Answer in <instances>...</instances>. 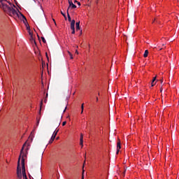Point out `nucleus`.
I'll return each instance as SVG.
<instances>
[{
    "instance_id": "nucleus-23",
    "label": "nucleus",
    "mask_w": 179,
    "mask_h": 179,
    "mask_svg": "<svg viewBox=\"0 0 179 179\" xmlns=\"http://www.w3.org/2000/svg\"><path fill=\"white\" fill-rule=\"evenodd\" d=\"M48 94H46V96H45V100H44L45 103H47V99H48Z\"/></svg>"
},
{
    "instance_id": "nucleus-37",
    "label": "nucleus",
    "mask_w": 179,
    "mask_h": 179,
    "mask_svg": "<svg viewBox=\"0 0 179 179\" xmlns=\"http://www.w3.org/2000/svg\"><path fill=\"white\" fill-rule=\"evenodd\" d=\"M64 19H65V20H66V15H65Z\"/></svg>"
},
{
    "instance_id": "nucleus-38",
    "label": "nucleus",
    "mask_w": 179,
    "mask_h": 179,
    "mask_svg": "<svg viewBox=\"0 0 179 179\" xmlns=\"http://www.w3.org/2000/svg\"><path fill=\"white\" fill-rule=\"evenodd\" d=\"M76 54H79V52H78V50L76 51Z\"/></svg>"
},
{
    "instance_id": "nucleus-29",
    "label": "nucleus",
    "mask_w": 179,
    "mask_h": 179,
    "mask_svg": "<svg viewBox=\"0 0 179 179\" xmlns=\"http://www.w3.org/2000/svg\"><path fill=\"white\" fill-rule=\"evenodd\" d=\"M66 13H67V16H68V13H69V7L68 8V9L66 10Z\"/></svg>"
},
{
    "instance_id": "nucleus-25",
    "label": "nucleus",
    "mask_w": 179,
    "mask_h": 179,
    "mask_svg": "<svg viewBox=\"0 0 179 179\" xmlns=\"http://www.w3.org/2000/svg\"><path fill=\"white\" fill-rule=\"evenodd\" d=\"M65 125H66V121H64V122H62V126H63V127H65Z\"/></svg>"
},
{
    "instance_id": "nucleus-17",
    "label": "nucleus",
    "mask_w": 179,
    "mask_h": 179,
    "mask_svg": "<svg viewBox=\"0 0 179 179\" xmlns=\"http://www.w3.org/2000/svg\"><path fill=\"white\" fill-rule=\"evenodd\" d=\"M26 27H27V30H28L29 34H30V31H31L30 30V26L29 25V24L27 26H26Z\"/></svg>"
},
{
    "instance_id": "nucleus-46",
    "label": "nucleus",
    "mask_w": 179,
    "mask_h": 179,
    "mask_svg": "<svg viewBox=\"0 0 179 179\" xmlns=\"http://www.w3.org/2000/svg\"><path fill=\"white\" fill-rule=\"evenodd\" d=\"M80 34H82V31H80Z\"/></svg>"
},
{
    "instance_id": "nucleus-31",
    "label": "nucleus",
    "mask_w": 179,
    "mask_h": 179,
    "mask_svg": "<svg viewBox=\"0 0 179 179\" xmlns=\"http://www.w3.org/2000/svg\"><path fill=\"white\" fill-rule=\"evenodd\" d=\"M77 3H78V6H80V2H77Z\"/></svg>"
},
{
    "instance_id": "nucleus-35",
    "label": "nucleus",
    "mask_w": 179,
    "mask_h": 179,
    "mask_svg": "<svg viewBox=\"0 0 179 179\" xmlns=\"http://www.w3.org/2000/svg\"><path fill=\"white\" fill-rule=\"evenodd\" d=\"M39 122H40V120H38V121L37 122V126H38Z\"/></svg>"
},
{
    "instance_id": "nucleus-39",
    "label": "nucleus",
    "mask_w": 179,
    "mask_h": 179,
    "mask_svg": "<svg viewBox=\"0 0 179 179\" xmlns=\"http://www.w3.org/2000/svg\"><path fill=\"white\" fill-rule=\"evenodd\" d=\"M56 139H57V141H58V139H59V137H57Z\"/></svg>"
},
{
    "instance_id": "nucleus-20",
    "label": "nucleus",
    "mask_w": 179,
    "mask_h": 179,
    "mask_svg": "<svg viewBox=\"0 0 179 179\" xmlns=\"http://www.w3.org/2000/svg\"><path fill=\"white\" fill-rule=\"evenodd\" d=\"M68 53H69V55H70L71 59H73V56L72 55V53H71L70 52H68Z\"/></svg>"
},
{
    "instance_id": "nucleus-14",
    "label": "nucleus",
    "mask_w": 179,
    "mask_h": 179,
    "mask_svg": "<svg viewBox=\"0 0 179 179\" xmlns=\"http://www.w3.org/2000/svg\"><path fill=\"white\" fill-rule=\"evenodd\" d=\"M148 55H149V50H145V52L143 55L144 58L148 57Z\"/></svg>"
},
{
    "instance_id": "nucleus-47",
    "label": "nucleus",
    "mask_w": 179,
    "mask_h": 179,
    "mask_svg": "<svg viewBox=\"0 0 179 179\" xmlns=\"http://www.w3.org/2000/svg\"><path fill=\"white\" fill-rule=\"evenodd\" d=\"M18 179H22V178H18Z\"/></svg>"
},
{
    "instance_id": "nucleus-4",
    "label": "nucleus",
    "mask_w": 179,
    "mask_h": 179,
    "mask_svg": "<svg viewBox=\"0 0 179 179\" xmlns=\"http://www.w3.org/2000/svg\"><path fill=\"white\" fill-rule=\"evenodd\" d=\"M20 19H21V20L23 21V23L25 24V26H28L29 22H27V19H26V17L24 16V15H23L22 13H20Z\"/></svg>"
},
{
    "instance_id": "nucleus-30",
    "label": "nucleus",
    "mask_w": 179,
    "mask_h": 179,
    "mask_svg": "<svg viewBox=\"0 0 179 179\" xmlns=\"http://www.w3.org/2000/svg\"><path fill=\"white\" fill-rule=\"evenodd\" d=\"M66 108H67V107L66 106L64 110V111H63V113H65V111H66Z\"/></svg>"
},
{
    "instance_id": "nucleus-16",
    "label": "nucleus",
    "mask_w": 179,
    "mask_h": 179,
    "mask_svg": "<svg viewBox=\"0 0 179 179\" xmlns=\"http://www.w3.org/2000/svg\"><path fill=\"white\" fill-rule=\"evenodd\" d=\"M0 2L1 3V5H0V8H3V6H2V3H5L3 2H8V1H6V0H0Z\"/></svg>"
},
{
    "instance_id": "nucleus-40",
    "label": "nucleus",
    "mask_w": 179,
    "mask_h": 179,
    "mask_svg": "<svg viewBox=\"0 0 179 179\" xmlns=\"http://www.w3.org/2000/svg\"><path fill=\"white\" fill-rule=\"evenodd\" d=\"M27 150H29V148H27V149H26V152H27Z\"/></svg>"
},
{
    "instance_id": "nucleus-1",
    "label": "nucleus",
    "mask_w": 179,
    "mask_h": 179,
    "mask_svg": "<svg viewBox=\"0 0 179 179\" xmlns=\"http://www.w3.org/2000/svg\"><path fill=\"white\" fill-rule=\"evenodd\" d=\"M26 143H25L22 145V148L20 151V156H22V157L21 159V166H22V177L24 179H27V176H26V169L24 168V157H26V154H24V152L23 151L24 150V146H26Z\"/></svg>"
},
{
    "instance_id": "nucleus-18",
    "label": "nucleus",
    "mask_w": 179,
    "mask_h": 179,
    "mask_svg": "<svg viewBox=\"0 0 179 179\" xmlns=\"http://www.w3.org/2000/svg\"><path fill=\"white\" fill-rule=\"evenodd\" d=\"M67 17H68L69 22H72V19L71 18V15H69V13H68Z\"/></svg>"
},
{
    "instance_id": "nucleus-7",
    "label": "nucleus",
    "mask_w": 179,
    "mask_h": 179,
    "mask_svg": "<svg viewBox=\"0 0 179 179\" xmlns=\"http://www.w3.org/2000/svg\"><path fill=\"white\" fill-rule=\"evenodd\" d=\"M68 2L69 4V9H70V8L71 9H76V5L73 4V3L72 2V0H69Z\"/></svg>"
},
{
    "instance_id": "nucleus-36",
    "label": "nucleus",
    "mask_w": 179,
    "mask_h": 179,
    "mask_svg": "<svg viewBox=\"0 0 179 179\" xmlns=\"http://www.w3.org/2000/svg\"><path fill=\"white\" fill-rule=\"evenodd\" d=\"M53 22H55V24H57V23L55 22V19H53Z\"/></svg>"
},
{
    "instance_id": "nucleus-10",
    "label": "nucleus",
    "mask_w": 179,
    "mask_h": 179,
    "mask_svg": "<svg viewBox=\"0 0 179 179\" xmlns=\"http://www.w3.org/2000/svg\"><path fill=\"white\" fill-rule=\"evenodd\" d=\"M75 23H76L75 20H72L71 22V29H75Z\"/></svg>"
},
{
    "instance_id": "nucleus-21",
    "label": "nucleus",
    "mask_w": 179,
    "mask_h": 179,
    "mask_svg": "<svg viewBox=\"0 0 179 179\" xmlns=\"http://www.w3.org/2000/svg\"><path fill=\"white\" fill-rule=\"evenodd\" d=\"M8 3H9V5H10V6H13V8H16V6H15V4H12V3L8 1Z\"/></svg>"
},
{
    "instance_id": "nucleus-22",
    "label": "nucleus",
    "mask_w": 179,
    "mask_h": 179,
    "mask_svg": "<svg viewBox=\"0 0 179 179\" xmlns=\"http://www.w3.org/2000/svg\"><path fill=\"white\" fill-rule=\"evenodd\" d=\"M82 179H85V171H83V173H82Z\"/></svg>"
},
{
    "instance_id": "nucleus-12",
    "label": "nucleus",
    "mask_w": 179,
    "mask_h": 179,
    "mask_svg": "<svg viewBox=\"0 0 179 179\" xmlns=\"http://www.w3.org/2000/svg\"><path fill=\"white\" fill-rule=\"evenodd\" d=\"M156 79H157V77H156V76L153 78V79H152V83H151V86H152V87H153V86H155V85H156V83H155Z\"/></svg>"
},
{
    "instance_id": "nucleus-3",
    "label": "nucleus",
    "mask_w": 179,
    "mask_h": 179,
    "mask_svg": "<svg viewBox=\"0 0 179 179\" xmlns=\"http://www.w3.org/2000/svg\"><path fill=\"white\" fill-rule=\"evenodd\" d=\"M20 156L18 159L17 167V178H22V169H20Z\"/></svg>"
},
{
    "instance_id": "nucleus-24",
    "label": "nucleus",
    "mask_w": 179,
    "mask_h": 179,
    "mask_svg": "<svg viewBox=\"0 0 179 179\" xmlns=\"http://www.w3.org/2000/svg\"><path fill=\"white\" fill-rule=\"evenodd\" d=\"M84 106H85V103H83L81 105V110H84Z\"/></svg>"
},
{
    "instance_id": "nucleus-6",
    "label": "nucleus",
    "mask_w": 179,
    "mask_h": 179,
    "mask_svg": "<svg viewBox=\"0 0 179 179\" xmlns=\"http://www.w3.org/2000/svg\"><path fill=\"white\" fill-rule=\"evenodd\" d=\"M29 41H31V44H36V39H34V37L33 36V34L31 33V31H29Z\"/></svg>"
},
{
    "instance_id": "nucleus-13",
    "label": "nucleus",
    "mask_w": 179,
    "mask_h": 179,
    "mask_svg": "<svg viewBox=\"0 0 179 179\" xmlns=\"http://www.w3.org/2000/svg\"><path fill=\"white\" fill-rule=\"evenodd\" d=\"M33 132H34V130H33V131L31 133L29 139H31V141H33V138H34V134H33Z\"/></svg>"
},
{
    "instance_id": "nucleus-11",
    "label": "nucleus",
    "mask_w": 179,
    "mask_h": 179,
    "mask_svg": "<svg viewBox=\"0 0 179 179\" xmlns=\"http://www.w3.org/2000/svg\"><path fill=\"white\" fill-rule=\"evenodd\" d=\"M57 136H55L54 134H52L50 140L49 141V143H52V142H54L55 138H56Z\"/></svg>"
},
{
    "instance_id": "nucleus-15",
    "label": "nucleus",
    "mask_w": 179,
    "mask_h": 179,
    "mask_svg": "<svg viewBox=\"0 0 179 179\" xmlns=\"http://www.w3.org/2000/svg\"><path fill=\"white\" fill-rule=\"evenodd\" d=\"M58 132H59V129H56L55 131L53 132V135H55V136H57Z\"/></svg>"
},
{
    "instance_id": "nucleus-34",
    "label": "nucleus",
    "mask_w": 179,
    "mask_h": 179,
    "mask_svg": "<svg viewBox=\"0 0 179 179\" xmlns=\"http://www.w3.org/2000/svg\"><path fill=\"white\" fill-rule=\"evenodd\" d=\"M78 1L75 0L74 3H78Z\"/></svg>"
},
{
    "instance_id": "nucleus-5",
    "label": "nucleus",
    "mask_w": 179,
    "mask_h": 179,
    "mask_svg": "<svg viewBox=\"0 0 179 179\" xmlns=\"http://www.w3.org/2000/svg\"><path fill=\"white\" fill-rule=\"evenodd\" d=\"M120 149H121V140L118 138L117 143V152L116 155H118L120 153Z\"/></svg>"
},
{
    "instance_id": "nucleus-8",
    "label": "nucleus",
    "mask_w": 179,
    "mask_h": 179,
    "mask_svg": "<svg viewBox=\"0 0 179 179\" xmlns=\"http://www.w3.org/2000/svg\"><path fill=\"white\" fill-rule=\"evenodd\" d=\"M76 31H78V30H80V22L76 23Z\"/></svg>"
},
{
    "instance_id": "nucleus-27",
    "label": "nucleus",
    "mask_w": 179,
    "mask_h": 179,
    "mask_svg": "<svg viewBox=\"0 0 179 179\" xmlns=\"http://www.w3.org/2000/svg\"><path fill=\"white\" fill-rule=\"evenodd\" d=\"M40 107H41H41H43V100L41 101Z\"/></svg>"
},
{
    "instance_id": "nucleus-9",
    "label": "nucleus",
    "mask_w": 179,
    "mask_h": 179,
    "mask_svg": "<svg viewBox=\"0 0 179 179\" xmlns=\"http://www.w3.org/2000/svg\"><path fill=\"white\" fill-rule=\"evenodd\" d=\"M80 145H81L82 148H83V134H80Z\"/></svg>"
},
{
    "instance_id": "nucleus-42",
    "label": "nucleus",
    "mask_w": 179,
    "mask_h": 179,
    "mask_svg": "<svg viewBox=\"0 0 179 179\" xmlns=\"http://www.w3.org/2000/svg\"><path fill=\"white\" fill-rule=\"evenodd\" d=\"M81 114H83V110H81Z\"/></svg>"
},
{
    "instance_id": "nucleus-45",
    "label": "nucleus",
    "mask_w": 179,
    "mask_h": 179,
    "mask_svg": "<svg viewBox=\"0 0 179 179\" xmlns=\"http://www.w3.org/2000/svg\"><path fill=\"white\" fill-rule=\"evenodd\" d=\"M60 124H61V123H59L58 127H59Z\"/></svg>"
},
{
    "instance_id": "nucleus-19",
    "label": "nucleus",
    "mask_w": 179,
    "mask_h": 179,
    "mask_svg": "<svg viewBox=\"0 0 179 179\" xmlns=\"http://www.w3.org/2000/svg\"><path fill=\"white\" fill-rule=\"evenodd\" d=\"M41 40H42L43 43H47V41H45V38L43 36L41 37Z\"/></svg>"
},
{
    "instance_id": "nucleus-41",
    "label": "nucleus",
    "mask_w": 179,
    "mask_h": 179,
    "mask_svg": "<svg viewBox=\"0 0 179 179\" xmlns=\"http://www.w3.org/2000/svg\"><path fill=\"white\" fill-rule=\"evenodd\" d=\"M161 83H163V80H161Z\"/></svg>"
},
{
    "instance_id": "nucleus-32",
    "label": "nucleus",
    "mask_w": 179,
    "mask_h": 179,
    "mask_svg": "<svg viewBox=\"0 0 179 179\" xmlns=\"http://www.w3.org/2000/svg\"><path fill=\"white\" fill-rule=\"evenodd\" d=\"M96 101H99V97H96Z\"/></svg>"
},
{
    "instance_id": "nucleus-28",
    "label": "nucleus",
    "mask_w": 179,
    "mask_h": 179,
    "mask_svg": "<svg viewBox=\"0 0 179 179\" xmlns=\"http://www.w3.org/2000/svg\"><path fill=\"white\" fill-rule=\"evenodd\" d=\"M61 14L62 15V16H64V17H65V13H64V12L61 11Z\"/></svg>"
},
{
    "instance_id": "nucleus-26",
    "label": "nucleus",
    "mask_w": 179,
    "mask_h": 179,
    "mask_svg": "<svg viewBox=\"0 0 179 179\" xmlns=\"http://www.w3.org/2000/svg\"><path fill=\"white\" fill-rule=\"evenodd\" d=\"M71 30H72L71 34H75V29H71Z\"/></svg>"
},
{
    "instance_id": "nucleus-33",
    "label": "nucleus",
    "mask_w": 179,
    "mask_h": 179,
    "mask_svg": "<svg viewBox=\"0 0 179 179\" xmlns=\"http://www.w3.org/2000/svg\"><path fill=\"white\" fill-rule=\"evenodd\" d=\"M125 171H127V170H124V171L123 172V176H125Z\"/></svg>"
},
{
    "instance_id": "nucleus-2",
    "label": "nucleus",
    "mask_w": 179,
    "mask_h": 179,
    "mask_svg": "<svg viewBox=\"0 0 179 179\" xmlns=\"http://www.w3.org/2000/svg\"><path fill=\"white\" fill-rule=\"evenodd\" d=\"M2 6L3 9H8L10 16H17V17H20V12L18 11L19 13H17V11L15 10L13 7H9L8 6V4L6 3H2Z\"/></svg>"
},
{
    "instance_id": "nucleus-43",
    "label": "nucleus",
    "mask_w": 179,
    "mask_h": 179,
    "mask_svg": "<svg viewBox=\"0 0 179 179\" xmlns=\"http://www.w3.org/2000/svg\"><path fill=\"white\" fill-rule=\"evenodd\" d=\"M98 95L100 96V92L98 93Z\"/></svg>"
},
{
    "instance_id": "nucleus-44",
    "label": "nucleus",
    "mask_w": 179,
    "mask_h": 179,
    "mask_svg": "<svg viewBox=\"0 0 179 179\" xmlns=\"http://www.w3.org/2000/svg\"><path fill=\"white\" fill-rule=\"evenodd\" d=\"M60 124H61V123H59L58 127H59Z\"/></svg>"
}]
</instances>
